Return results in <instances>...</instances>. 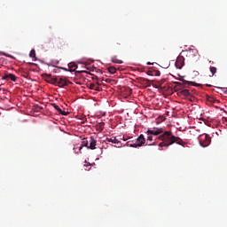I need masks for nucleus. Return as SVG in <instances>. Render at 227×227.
Wrapping results in <instances>:
<instances>
[{
	"label": "nucleus",
	"instance_id": "nucleus-1",
	"mask_svg": "<svg viewBox=\"0 0 227 227\" xmlns=\"http://www.w3.org/2000/svg\"><path fill=\"white\" fill-rule=\"evenodd\" d=\"M158 139H160V141H162L159 144V146L160 148H162V146H171V145H175V143L176 145H181L182 146H184V140H182V138H180L179 137L174 136L171 131L163 132V134H161L158 137Z\"/></svg>",
	"mask_w": 227,
	"mask_h": 227
},
{
	"label": "nucleus",
	"instance_id": "nucleus-2",
	"mask_svg": "<svg viewBox=\"0 0 227 227\" xmlns=\"http://www.w3.org/2000/svg\"><path fill=\"white\" fill-rule=\"evenodd\" d=\"M43 77H44L46 82L53 84L54 86H59V88H65V86L71 84L70 81L63 76H52L51 74H43Z\"/></svg>",
	"mask_w": 227,
	"mask_h": 227
},
{
	"label": "nucleus",
	"instance_id": "nucleus-3",
	"mask_svg": "<svg viewBox=\"0 0 227 227\" xmlns=\"http://www.w3.org/2000/svg\"><path fill=\"white\" fill-rule=\"evenodd\" d=\"M187 58L189 59V61H191V63L196 65V63L200 61V52L198 51V50L191 49L187 53Z\"/></svg>",
	"mask_w": 227,
	"mask_h": 227
},
{
	"label": "nucleus",
	"instance_id": "nucleus-4",
	"mask_svg": "<svg viewBox=\"0 0 227 227\" xmlns=\"http://www.w3.org/2000/svg\"><path fill=\"white\" fill-rule=\"evenodd\" d=\"M199 143L200 146H203V148H207L212 143V138L210 137V135L207 134H202L199 137Z\"/></svg>",
	"mask_w": 227,
	"mask_h": 227
},
{
	"label": "nucleus",
	"instance_id": "nucleus-5",
	"mask_svg": "<svg viewBox=\"0 0 227 227\" xmlns=\"http://www.w3.org/2000/svg\"><path fill=\"white\" fill-rule=\"evenodd\" d=\"M184 65H185V59H184L183 56L177 57L176 60V68L182 70Z\"/></svg>",
	"mask_w": 227,
	"mask_h": 227
},
{
	"label": "nucleus",
	"instance_id": "nucleus-6",
	"mask_svg": "<svg viewBox=\"0 0 227 227\" xmlns=\"http://www.w3.org/2000/svg\"><path fill=\"white\" fill-rule=\"evenodd\" d=\"M162 132H164L162 128H153V129H148L146 134H151L152 136H159L160 134H162Z\"/></svg>",
	"mask_w": 227,
	"mask_h": 227
},
{
	"label": "nucleus",
	"instance_id": "nucleus-7",
	"mask_svg": "<svg viewBox=\"0 0 227 227\" xmlns=\"http://www.w3.org/2000/svg\"><path fill=\"white\" fill-rule=\"evenodd\" d=\"M8 79L12 81V82H17V76H15V74H5L2 77V81H8Z\"/></svg>",
	"mask_w": 227,
	"mask_h": 227
},
{
	"label": "nucleus",
	"instance_id": "nucleus-8",
	"mask_svg": "<svg viewBox=\"0 0 227 227\" xmlns=\"http://www.w3.org/2000/svg\"><path fill=\"white\" fill-rule=\"evenodd\" d=\"M90 145L88 147L89 150H97V140L95 139V137H90Z\"/></svg>",
	"mask_w": 227,
	"mask_h": 227
},
{
	"label": "nucleus",
	"instance_id": "nucleus-9",
	"mask_svg": "<svg viewBox=\"0 0 227 227\" xmlns=\"http://www.w3.org/2000/svg\"><path fill=\"white\" fill-rule=\"evenodd\" d=\"M52 107H54V109H56V111H58L59 114H62V116H68V112H65L63 110H61V108H59V106L56 104H51Z\"/></svg>",
	"mask_w": 227,
	"mask_h": 227
},
{
	"label": "nucleus",
	"instance_id": "nucleus-10",
	"mask_svg": "<svg viewBox=\"0 0 227 227\" xmlns=\"http://www.w3.org/2000/svg\"><path fill=\"white\" fill-rule=\"evenodd\" d=\"M137 143L138 144V146H143L146 143V138H145V135L141 134L137 138Z\"/></svg>",
	"mask_w": 227,
	"mask_h": 227
},
{
	"label": "nucleus",
	"instance_id": "nucleus-11",
	"mask_svg": "<svg viewBox=\"0 0 227 227\" xmlns=\"http://www.w3.org/2000/svg\"><path fill=\"white\" fill-rule=\"evenodd\" d=\"M107 143H114V145H120V140L116 137H106Z\"/></svg>",
	"mask_w": 227,
	"mask_h": 227
},
{
	"label": "nucleus",
	"instance_id": "nucleus-12",
	"mask_svg": "<svg viewBox=\"0 0 227 227\" xmlns=\"http://www.w3.org/2000/svg\"><path fill=\"white\" fill-rule=\"evenodd\" d=\"M104 127H106V122H99L96 125V130L98 132H102V130H104Z\"/></svg>",
	"mask_w": 227,
	"mask_h": 227
},
{
	"label": "nucleus",
	"instance_id": "nucleus-13",
	"mask_svg": "<svg viewBox=\"0 0 227 227\" xmlns=\"http://www.w3.org/2000/svg\"><path fill=\"white\" fill-rule=\"evenodd\" d=\"M65 47H68L67 43L65 40L60 39L59 42V49H65Z\"/></svg>",
	"mask_w": 227,
	"mask_h": 227
},
{
	"label": "nucleus",
	"instance_id": "nucleus-14",
	"mask_svg": "<svg viewBox=\"0 0 227 227\" xmlns=\"http://www.w3.org/2000/svg\"><path fill=\"white\" fill-rule=\"evenodd\" d=\"M89 143H90V142L88 141V139L83 138L82 141V145H81L79 150H82V147H83V146H85L86 148H89V147H90V145H88Z\"/></svg>",
	"mask_w": 227,
	"mask_h": 227
},
{
	"label": "nucleus",
	"instance_id": "nucleus-15",
	"mask_svg": "<svg viewBox=\"0 0 227 227\" xmlns=\"http://www.w3.org/2000/svg\"><path fill=\"white\" fill-rule=\"evenodd\" d=\"M90 90H94L95 91H100V87L95 83L90 84Z\"/></svg>",
	"mask_w": 227,
	"mask_h": 227
},
{
	"label": "nucleus",
	"instance_id": "nucleus-16",
	"mask_svg": "<svg viewBox=\"0 0 227 227\" xmlns=\"http://www.w3.org/2000/svg\"><path fill=\"white\" fill-rule=\"evenodd\" d=\"M180 94L184 95V97H190L191 96V92L187 89H184V90H181Z\"/></svg>",
	"mask_w": 227,
	"mask_h": 227
},
{
	"label": "nucleus",
	"instance_id": "nucleus-17",
	"mask_svg": "<svg viewBox=\"0 0 227 227\" xmlns=\"http://www.w3.org/2000/svg\"><path fill=\"white\" fill-rule=\"evenodd\" d=\"M112 63H116L117 65H121L123 63V60H120V59H116V57H113Z\"/></svg>",
	"mask_w": 227,
	"mask_h": 227
},
{
	"label": "nucleus",
	"instance_id": "nucleus-18",
	"mask_svg": "<svg viewBox=\"0 0 227 227\" xmlns=\"http://www.w3.org/2000/svg\"><path fill=\"white\" fill-rule=\"evenodd\" d=\"M209 70H210V73L212 74V75H215V74H217V67H210Z\"/></svg>",
	"mask_w": 227,
	"mask_h": 227
},
{
	"label": "nucleus",
	"instance_id": "nucleus-19",
	"mask_svg": "<svg viewBox=\"0 0 227 227\" xmlns=\"http://www.w3.org/2000/svg\"><path fill=\"white\" fill-rule=\"evenodd\" d=\"M108 72H109L110 74H116V67H113V66L109 67H108Z\"/></svg>",
	"mask_w": 227,
	"mask_h": 227
},
{
	"label": "nucleus",
	"instance_id": "nucleus-20",
	"mask_svg": "<svg viewBox=\"0 0 227 227\" xmlns=\"http://www.w3.org/2000/svg\"><path fill=\"white\" fill-rule=\"evenodd\" d=\"M68 67L69 68H77V64L74 63V62H71L68 64Z\"/></svg>",
	"mask_w": 227,
	"mask_h": 227
},
{
	"label": "nucleus",
	"instance_id": "nucleus-21",
	"mask_svg": "<svg viewBox=\"0 0 227 227\" xmlns=\"http://www.w3.org/2000/svg\"><path fill=\"white\" fill-rule=\"evenodd\" d=\"M29 56L30 58H35L36 56V52L35 51V50H31Z\"/></svg>",
	"mask_w": 227,
	"mask_h": 227
},
{
	"label": "nucleus",
	"instance_id": "nucleus-22",
	"mask_svg": "<svg viewBox=\"0 0 227 227\" xmlns=\"http://www.w3.org/2000/svg\"><path fill=\"white\" fill-rule=\"evenodd\" d=\"M147 141H153V135L147 134Z\"/></svg>",
	"mask_w": 227,
	"mask_h": 227
},
{
	"label": "nucleus",
	"instance_id": "nucleus-23",
	"mask_svg": "<svg viewBox=\"0 0 227 227\" xmlns=\"http://www.w3.org/2000/svg\"><path fill=\"white\" fill-rule=\"evenodd\" d=\"M128 146H130V148H137V146H139V145L137 143V144H128Z\"/></svg>",
	"mask_w": 227,
	"mask_h": 227
},
{
	"label": "nucleus",
	"instance_id": "nucleus-24",
	"mask_svg": "<svg viewBox=\"0 0 227 227\" xmlns=\"http://www.w3.org/2000/svg\"><path fill=\"white\" fill-rule=\"evenodd\" d=\"M121 43H115V47H116V48L121 47Z\"/></svg>",
	"mask_w": 227,
	"mask_h": 227
},
{
	"label": "nucleus",
	"instance_id": "nucleus-25",
	"mask_svg": "<svg viewBox=\"0 0 227 227\" xmlns=\"http://www.w3.org/2000/svg\"><path fill=\"white\" fill-rule=\"evenodd\" d=\"M149 146H155V143L149 144Z\"/></svg>",
	"mask_w": 227,
	"mask_h": 227
},
{
	"label": "nucleus",
	"instance_id": "nucleus-26",
	"mask_svg": "<svg viewBox=\"0 0 227 227\" xmlns=\"http://www.w3.org/2000/svg\"><path fill=\"white\" fill-rule=\"evenodd\" d=\"M206 86H207L208 88H210V86H212V85H210V84H206Z\"/></svg>",
	"mask_w": 227,
	"mask_h": 227
},
{
	"label": "nucleus",
	"instance_id": "nucleus-27",
	"mask_svg": "<svg viewBox=\"0 0 227 227\" xmlns=\"http://www.w3.org/2000/svg\"><path fill=\"white\" fill-rule=\"evenodd\" d=\"M84 166H91L90 163H88L87 165H84Z\"/></svg>",
	"mask_w": 227,
	"mask_h": 227
},
{
	"label": "nucleus",
	"instance_id": "nucleus-28",
	"mask_svg": "<svg viewBox=\"0 0 227 227\" xmlns=\"http://www.w3.org/2000/svg\"><path fill=\"white\" fill-rule=\"evenodd\" d=\"M147 65H152V63H150V62H147Z\"/></svg>",
	"mask_w": 227,
	"mask_h": 227
},
{
	"label": "nucleus",
	"instance_id": "nucleus-29",
	"mask_svg": "<svg viewBox=\"0 0 227 227\" xmlns=\"http://www.w3.org/2000/svg\"><path fill=\"white\" fill-rule=\"evenodd\" d=\"M62 70H66V72L67 71V69H65V68H62Z\"/></svg>",
	"mask_w": 227,
	"mask_h": 227
},
{
	"label": "nucleus",
	"instance_id": "nucleus-30",
	"mask_svg": "<svg viewBox=\"0 0 227 227\" xmlns=\"http://www.w3.org/2000/svg\"><path fill=\"white\" fill-rule=\"evenodd\" d=\"M85 164H88V161H87V160H85Z\"/></svg>",
	"mask_w": 227,
	"mask_h": 227
}]
</instances>
